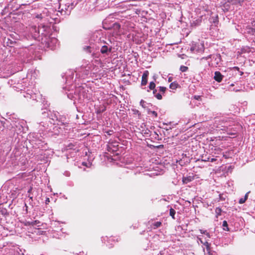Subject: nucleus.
I'll return each instance as SVG.
<instances>
[{
	"label": "nucleus",
	"mask_w": 255,
	"mask_h": 255,
	"mask_svg": "<svg viewBox=\"0 0 255 255\" xmlns=\"http://www.w3.org/2000/svg\"><path fill=\"white\" fill-rule=\"evenodd\" d=\"M21 35L14 32L5 37L3 39V45L0 44V57H5V50L6 49L5 45L12 48L17 45V41L23 40Z\"/></svg>",
	"instance_id": "nucleus-1"
},
{
	"label": "nucleus",
	"mask_w": 255,
	"mask_h": 255,
	"mask_svg": "<svg viewBox=\"0 0 255 255\" xmlns=\"http://www.w3.org/2000/svg\"><path fill=\"white\" fill-rule=\"evenodd\" d=\"M86 85L78 86L76 87L74 94L71 90H69L68 92L66 93L69 99L73 100H78L82 101L85 99H90V94L87 93L88 90Z\"/></svg>",
	"instance_id": "nucleus-2"
},
{
	"label": "nucleus",
	"mask_w": 255,
	"mask_h": 255,
	"mask_svg": "<svg viewBox=\"0 0 255 255\" xmlns=\"http://www.w3.org/2000/svg\"><path fill=\"white\" fill-rule=\"evenodd\" d=\"M49 121V118L47 117L45 121L41 122L38 124L39 131H41V133H33L30 135V137L32 136V141L35 142L36 144H39L44 142V137L43 136L45 135L47 133L49 125L47 123V121Z\"/></svg>",
	"instance_id": "nucleus-3"
},
{
	"label": "nucleus",
	"mask_w": 255,
	"mask_h": 255,
	"mask_svg": "<svg viewBox=\"0 0 255 255\" xmlns=\"http://www.w3.org/2000/svg\"><path fill=\"white\" fill-rule=\"evenodd\" d=\"M215 124L217 130H223L228 132L229 128L233 125L234 123L231 118L222 117L220 119L215 118Z\"/></svg>",
	"instance_id": "nucleus-4"
},
{
	"label": "nucleus",
	"mask_w": 255,
	"mask_h": 255,
	"mask_svg": "<svg viewBox=\"0 0 255 255\" xmlns=\"http://www.w3.org/2000/svg\"><path fill=\"white\" fill-rule=\"evenodd\" d=\"M23 39H29L33 38L37 39L39 38V33L37 32L36 26L35 25L26 27L25 30L21 35Z\"/></svg>",
	"instance_id": "nucleus-5"
},
{
	"label": "nucleus",
	"mask_w": 255,
	"mask_h": 255,
	"mask_svg": "<svg viewBox=\"0 0 255 255\" xmlns=\"http://www.w3.org/2000/svg\"><path fill=\"white\" fill-rule=\"evenodd\" d=\"M100 52L104 56L109 55L113 49V43L110 39L102 41L100 43Z\"/></svg>",
	"instance_id": "nucleus-6"
},
{
	"label": "nucleus",
	"mask_w": 255,
	"mask_h": 255,
	"mask_svg": "<svg viewBox=\"0 0 255 255\" xmlns=\"http://www.w3.org/2000/svg\"><path fill=\"white\" fill-rule=\"evenodd\" d=\"M37 32L39 33V38L37 39L39 40L40 37L41 40L43 39V37L46 38L50 32V25L45 23H40L38 26Z\"/></svg>",
	"instance_id": "nucleus-7"
},
{
	"label": "nucleus",
	"mask_w": 255,
	"mask_h": 255,
	"mask_svg": "<svg viewBox=\"0 0 255 255\" xmlns=\"http://www.w3.org/2000/svg\"><path fill=\"white\" fill-rule=\"evenodd\" d=\"M26 79L23 78L21 80L16 81L15 80L11 79L9 81V84L11 86L13 85V88H15V90L22 91L25 89V84L24 85L23 84L26 83Z\"/></svg>",
	"instance_id": "nucleus-8"
},
{
	"label": "nucleus",
	"mask_w": 255,
	"mask_h": 255,
	"mask_svg": "<svg viewBox=\"0 0 255 255\" xmlns=\"http://www.w3.org/2000/svg\"><path fill=\"white\" fill-rule=\"evenodd\" d=\"M30 87H27V91L26 92L23 93V96L24 98H26L27 100L28 99H32L33 100H37V98L40 96L38 93H36L37 92L36 89H34V90H31L30 89Z\"/></svg>",
	"instance_id": "nucleus-9"
},
{
	"label": "nucleus",
	"mask_w": 255,
	"mask_h": 255,
	"mask_svg": "<svg viewBox=\"0 0 255 255\" xmlns=\"http://www.w3.org/2000/svg\"><path fill=\"white\" fill-rule=\"evenodd\" d=\"M46 39L47 40L46 44L47 47L50 48L51 49H54L58 43L57 39L54 37H48V38H46Z\"/></svg>",
	"instance_id": "nucleus-10"
},
{
	"label": "nucleus",
	"mask_w": 255,
	"mask_h": 255,
	"mask_svg": "<svg viewBox=\"0 0 255 255\" xmlns=\"http://www.w3.org/2000/svg\"><path fill=\"white\" fill-rule=\"evenodd\" d=\"M113 237H108L106 236L105 237H102V241L104 242V243L108 246L109 248H111L114 245L113 243H115V241Z\"/></svg>",
	"instance_id": "nucleus-11"
},
{
	"label": "nucleus",
	"mask_w": 255,
	"mask_h": 255,
	"mask_svg": "<svg viewBox=\"0 0 255 255\" xmlns=\"http://www.w3.org/2000/svg\"><path fill=\"white\" fill-rule=\"evenodd\" d=\"M48 15H46V13L44 12L43 13L37 14L35 16V18L40 20V21L41 20L44 21H47L49 23H52V21L50 20V18L48 17Z\"/></svg>",
	"instance_id": "nucleus-12"
},
{
	"label": "nucleus",
	"mask_w": 255,
	"mask_h": 255,
	"mask_svg": "<svg viewBox=\"0 0 255 255\" xmlns=\"http://www.w3.org/2000/svg\"><path fill=\"white\" fill-rule=\"evenodd\" d=\"M149 73L148 71H145L142 74L141 79V85H146L147 83V78Z\"/></svg>",
	"instance_id": "nucleus-13"
},
{
	"label": "nucleus",
	"mask_w": 255,
	"mask_h": 255,
	"mask_svg": "<svg viewBox=\"0 0 255 255\" xmlns=\"http://www.w3.org/2000/svg\"><path fill=\"white\" fill-rule=\"evenodd\" d=\"M223 75H222L220 72L216 71L214 73V79L218 82H221L222 81Z\"/></svg>",
	"instance_id": "nucleus-14"
},
{
	"label": "nucleus",
	"mask_w": 255,
	"mask_h": 255,
	"mask_svg": "<svg viewBox=\"0 0 255 255\" xmlns=\"http://www.w3.org/2000/svg\"><path fill=\"white\" fill-rule=\"evenodd\" d=\"M245 32L253 35H255V27H253L250 25L247 26L245 29Z\"/></svg>",
	"instance_id": "nucleus-15"
},
{
	"label": "nucleus",
	"mask_w": 255,
	"mask_h": 255,
	"mask_svg": "<svg viewBox=\"0 0 255 255\" xmlns=\"http://www.w3.org/2000/svg\"><path fill=\"white\" fill-rule=\"evenodd\" d=\"M194 180V176H188L187 177H183L182 178V182L183 184H186L190 182H191L192 180Z\"/></svg>",
	"instance_id": "nucleus-16"
},
{
	"label": "nucleus",
	"mask_w": 255,
	"mask_h": 255,
	"mask_svg": "<svg viewBox=\"0 0 255 255\" xmlns=\"http://www.w3.org/2000/svg\"><path fill=\"white\" fill-rule=\"evenodd\" d=\"M201 17H199L198 18H197V19L195 20H193L191 23V25L192 26H194V27H196V26H197L198 25H199L201 23Z\"/></svg>",
	"instance_id": "nucleus-17"
},
{
	"label": "nucleus",
	"mask_w": 255,
	"mask_h": 255,
	"mask_svg": "<svg viewBox=\"0 0 255 255\" xmlns=\"http://www.w3.org/2000/svg\"><path fill=\"white\" fill-rule=\"evenodd\" d=\"M210 22L215 24V25H216V24L218 22V15H216L214 16H212L210 19Z\"/></svg>",
	"instance_id": "nucleus-18"
},
{
	"label": "nucleus",
	"mask_w": 255,
	"mask_h": 255,
	"mask_svg": "<svg viewBox=\"0 0 255 255\" xmlns=\"http://www.w3.org/2000/svg\"><path fill=\"white\" fill-rule=\"evenodd\" d=\"M178 86V84L176 82H173L170 84L169 87L172 90L176 89Z\"/></svg>",
	"instance_id": "nucleus-19"
},
{
	"label": "nucleus",
	"mask_w": 255,
	"mask_h": 255,
	"mask_svg": "<svg viewBox=\"0 0 255 255\" xmlns=\"http://www.w3.org/2000/svg\"><path fill=\"white\" fill-rule=\"evenodd\" d=\"M211 55H209L206 57H203L200 59V63H202L205 60H208L211 58Z\"/></svg>",
	"instance_id": "nucleus-20"
},
{
	"label": "nucleus",
	"mask_w": 255,
	"mask_h": 255,
	"mask_svg": "<svg viewBox=\"0 0 255 255\" xmlns=\"http://www.w3.org/2000/svg\"><path fill=\"white\" fill-rule=\"evenodd\" d=\"M202 244L205 246L207 252L210 251V244L207 241L204 242Z\"/></svg>",
	"instance_id": "nucleus-21"
},
{
	"label": "nucleus",
	"mask_w": 255,
	"mask_h": 255,
	"mask_svg": "<svg viewBox=\"0 0 255 255\" xmlns=\"http://www.w3.org/2000/svg\"><path fill=\"white\" fill-rule=\"evenodd\" d=\"M176 213V212L174 209L171 208L169 210V214L170 216H171L172 218V219H175V214Z\"/></svg>",
	"instance_id": "nucleus-22"
},
{
	"label": "nucleus",
	"mask_w": 255,
	"mask_h": 255,
	"mask_svg": "<svg viewBox=\"0 0 255 255\" xmlns=\"http://www.w3.org/2000/svg\"><path fill=\"white\" fill-rule=\"evenodd\" d=\"M201 161H209L210 160V157L207 156V155L206 154V155H203L201 156Z\"/></svg>",
	"instance_id": "nucleus-23"
},
{
	"label": "nucleus",
	"mask_w": 255,
	"mask_h": 255,
	"mask_svg": "<svg viewBox=\"0 0 255 255\" xmlns=\"http://www.w3.org/2000/svg\"><path fill=\"white\" fill-rule=\"evenodd\" d=\"M223 227L224 230L228 231H229V229L228 227V223H227V222L226 221H223Z\"/></svg>",
	"instance_id": "nucleus-24"
},
{
	"label": "nucleus",
	"mask_w": 255,
	"mask_h": 255,
	"mask_svg": "<svg viewBox=\"0 0 255 255\" xmlns=\"http://www.w3.org/2000/svg\"><path fill=\"white\" fill-rule=\"evenodd\" d=\"M161 225V222H156L153 224V228L155 229L158 227H159Z\"/></svg>",
	"instance_id": "nucleus-25"
},
{
	"label": "nucleus",
	"mask_w": 255,
	"mask_h": 255,
	"mask_svg": "<svg viewBox=\"0 0 255 255\" xmlns=\"http://www.w3.org/2000/svg\"><path fill=\"white\" fill-rule=\"evenodd\" d=\"M83 50L88 53H91V47L90 46H85L83 47Z\"/></svg>",
	"instance_id": "nucleus-26"
},
{
	"label": "nucleus",
	"mask_w": 255,
	"mask_h": 255,
	"mask_svg": "<svg viewBox=\"0 0 255 255\" xmlns=\"http://www.w3.org/2000/svg\"><path fill=\"white\" fill-rule=\"evenodd\" d=\"M188 69V68L187 66L183 65L181 66L180 67V70L182 72H186L187 71Z\"/></svg>",
	"instance_id": "nucleus-27"
},
{
	"label": "nucleus",
	"mask_w": 255,
	"mask_h": 255,
	"mask_svg": "<svg viewBox=\"0 0 255 255\" xmlns=\"http://www.w3.org/2000/svg\"><path fill=\"white\" fill-rule=\"evenodd\" d=\"M148 87L150 90H154L155 87V84L154 82H150Z\"/></svg>",
	"instance_id": "nucleus-28"
},
{
	"label": "nucleus",
	"mask_w": 255,
	"mask_h": 255,
	"mask_svg": "<svg viewBox=\"0 0 255 255\" xmlns=\"http://www.w3.org/2000/svg\"><path fill=\"white\" fill-rule=\"evenodd\" d=\"M70 72L71 73V75L72 76V77H67L66 78V82L68 83H70V80L71 79H73V76H74V72L73 71H70Z\"/></svg>",
	"instance_id": "nucleus-29"
},
{
	"label": "nucleus",
	"mask_w": 255,
	"mask_h": 255,
	"mask_svg": "<svg viewBox=\"0 0 255 255\" xmlns=\"http://www.w3.org/2000/svg\"><path fill=\"white\" fill-rule=\"evenodd\" d=\"M158 88L159 92H162V93H164L166 89V87L161 86L159 87Z\"/></svg>",
	"instance_id": "nucleus-30"
},
{
	"label": "nucleus",
	"mask_w": 255,
	"mask_h": 255,
	"mask_svg": "<svg viewBox=\"0 0 255 255\" xmlns=\"http://www.w3.org/2000/svg\"><path fill=\"white\" fill-rule=\"evenodd\" d=\"M132 112H133V114L134 115H137L138 117L140 116V113L137 110L133 109V110H132Z\"/></svg>",
	"instance_id": "nucleus-31"
},
{
	"label": "nucleus",
	"mask_w": 255,
	"mask_h": 255,
	"mask_svg": "<svg viewBox=\"0 0 255 255\" xmlns=\"http://www.w3.org/2000/svg\"><path fill=\"white\" fill-rule=\"evenodd\" d=\"M154 96L158 99L161 100L162 99V96L160 93H156Z\"/></svg>",
	"instance_id": "nucleus-32"
},
{
	"label": "nucleus",
	"mask_w": 255,
	"mask_h": 255,
	"mask_svg": "<svg viewBox=\"0 0 255 255\" xmlns=\"http://www.w3.org/2000/svg\"><path fill=\"white\" fill-rule=\"evenodd\" d=\"M246 199H244V198H241L239 201V203L240 204H243L246 202Z\"/></svg>",
	"instance_id": "nucleus-33"
},
{
	"label": "nucleus",
	"mask_w": 255,
	"mask_h": 255,
	"mask_svg": "<svg viewBox=\"0 0 255 255\" xmlns=\"http://www.w3.org/2000/svg\"><path fill=\"white\" fill-rule=\"evenodd\" d=\"M145 101H143V100H141L140 102V106H141L143 108H145Z\"/></svg>",
	"instance_id": "nucleus-34"
},
{
	"label": "nucleus",
	"mask_w": 255,
	"mask_h": 255,
	"mask_svg": "<svg viewBox=\"0 0 255 255\" xmlns=\"http://www.w3.org/2000/svg\"><path fill=\"white\" fill-rule=\"evenodd\" d=\"M197 242L198 243L200 242L201 244H203L204 242V241L199 237H197Z\"/></svg>",
	"instance_id": "nucleus-35"
},
{
	"label": "nucleus",
	"mask_w": 255,
	"mask_h": 255,
	"mask_svg": "<svg viewBox=\"0 0 255 255\" xmlns=\"http://www.w3.org/2000/svg\"><path fill=\"white\" fill-rule=\"evenodd\" d=\"M194 98L195 100H198V101L201 100V96H194Z\"/></svg>",
	"instance_id": "nucleus-36"
},
{
	"label": "nucleus",
	"mask_w": 255,
	"mask_h": 255,
	"mask_svg": "<svg viewBox=\"0 0 255 255\" xmlns=\"http://www.w3.org/2000/svg\"><path fill=\"white\" fill-rule=\"evenodd\" d=\"M199 231L202 234H206V233L207 232L206 230H202V229H200L199 230Z\"/></svg>",
	"instance_id": "nucleus-37"
},
{
	"label": "nucleus",
	"mask_w": 255,
	"mask_h": 255,
	"mask_svg": "<svg viewBox=\"0 0 255 255\" xmlns=\"http://www.w3.org/2000/svg\"><path fill=\"white\" fill-rule=\"evenodd\" d=\"M151 113L155 117H156L157 116V113L155 111H151Z\"/></svg>",
	"instance_id": "nucleus-38"
},
{
	"label": "nucleus",
	"mask_w": 255,
	"mask_h": 255,
	"mask_svg": "<svg viewBox=\"0 0 255 255\" xmlns=\"http://www.w3.org/2000/svg\"><path fill=\"white\" fill-rule=\"evenodd\" d=\"M250 191H249V192H247V193L246 194V195H245V197H244V199H246V200H247V199H248V194H249V193H250Z\"/></svg>",
	"instance_id": "nucleus-39"
},
{
	"label": "nucleus",
	"mask_w": 255,
	"mask_h": 255,
	"mask_svg": "<svg viewBox=\"0 0 255 255\" xmlns=\"http://www.w3.org/2000/svg\"><path fill=\"white\" fill-rule=\"evenodd\" d=\"M34 225V222L30 223L29 222H27L25 224V225Z\"/></svg>",
	"instance_id": "nucleus-40"
},
{
	"label": "nucleus",
	"mask_w": 255,
	"mask_h": 255,
	"mask_svg": "<svg viewBox=\"0 0 255 255\" xmlns=\"http://www.w3.org/2000/svg\"><path fill=\"white\" fill-rule=\"evenodd\" d=\"M216 160V158H210V160L211 162H214Z\"/></svg>",
	"instance_id": "nucleus-41"
},
{
	"label": "nucleus",
	"mask_w": 255,
	"mask_h": 255,
	"mask_svg": "<svg viewBox=\"0 0 255 255\" xmlns=\"http://www.w3.org/2000/svg\"><path fill=\"white\" fill-rule=\"evenodd\" d=\"M129 5H131V6H137L138 5L136 3H132L129 4Z\"/></svg>",
	"instance_id": "nucleus-42"
},
{
	"label": "nucleus",
	"mask_w": 255,
	"mask_h": 255,
	"mask_svg": "<svg viewBox=\"0 0 255 255\" xmlns=\"http://www.w3.org/2000/svg\"><path fill=\"white\" fill-rule=\"evenodd\" d=\"M205 235L207 236V237L208 238L211 237L210 234L208 232H207L206 234H205Z\"/></svg>",
	"instance_id": "nucleus-43"
},
{
	"label": "nucleus",
	"mask_w": 255,
	"mask_h": 255,
	"mask_svg": "<svg viewBox=\"0 0 255 255\" xmlns=\"http://www.w3.org/2000/svg\"><path fill=\"white\" fill-rule=\"evenodd\" d=\"M157 93V90L156 89H154L153 90V94L154 95V96L155 95V94H156Z\"/></svg>",
	"instance_id": "nucleus-44"
},
{
	"label": "nucleus",
	"mask_w": 255,
	"mask_h": 255,
	"mask_svg": "<svg viewBox=\"0 0 255 255\" xmlns=\"http://www.w3.org/2000/svg\"><path fill=\"white\" fill-rule=\"evenodd\" d=\"M149 130H148L147 131L146 130L144 133V134H149Z\"/></svg>",
	"instance_id": "nucleus-45"
},
{
	"label": "nucleus",
	"mask_w": 255,
	"mask_h": 255,
	"mask_svg": "<svg viewBox=\"0 0 255 255\" xmlns=\"http://www.w3.org/2000/svg\"><path fill=\"white\" fill-rule=\"evenodd\" d=\"M49 202H50L49 199V198H47L46 200V203L47 204Z\"/></svg>",
	"instance_id": "nucleus-46"
},
{
	"label": "nucleus",
	"mask_w": 255,
	"mask_h": 255,
	"mask_svg": "<svg viewBox=\"0 0 255 255\" xmlns=\"http://www.w3.org/2000/svg\"><path fill=\"white\" fill-rule=\"evenodd\" d=\"M69 174H70V173L68 172H66V173H65L66 176H69Z\"/></svg>",
	"instance_id": "nucleus-47"
},
{
	"label": "nucleus",
	"mask_w": 255,
	"mask_h": 255,
	"mask_svg": "<svg viewBox=\"0 0 255 255\" xmlns=\"http://www.w3.org/2000/svg\"><path fill=\"white\" fill-rule=\"evenodd\" d=\"M207 253H208V255H211V253H210V251H209V252H207Z\"/></svg>",
	"instance_id": "nucleus-48"
},
{
	"label": "nucleus",
	"mask_w": 255,
	"mask_h": 255,
	"mask_svg": "<svg viewBox=\"0 0 255 255\" xmlns=\"http://www.w3.org/2000/svg\"><path fill=\"white\" fill-rule=\"evenodd\" d=\"M171 80H172V79H171V77H170V78H168V81H169V82H171Z\"/></svg>",
	"instance_id": "nucleus-49"
},
{
	"label": "nucleus",
	"mask_w": 255,
	"mask_h": 255,
	"mask_svg": "<svg viewBox=\"0 0 255 255\" xmlns=\"http://www.w3.org/2000/svg\"><path fill=\"white\" fill-rule=\"evenodd\" d=\"M107 6H108L107 5V3H105V6H103V7L106 8V7H107Z\"/></svg>",
	"instance_id": "nucleus-50"
},
{
	"label": "nucleus",
	"mask_w": 255,
	"mask_h": 255,
	"mask_svg": "<svg viewBox=\"0 0 255 255\" xmlns=\"http://www.w3.org/2000/svg\"><path fill=\"white\" fill-rule=\"evenodd\" d=\"M194 50V48L193 47H191V50L193 51Z\"/></svg>",
	"instance_id": "nucleus-51"
},
{
	"label": "nucleus",
	"mask_w": 255,
	"mask_h": 255,
	"mask_svg": "<svg viewBox=\"0 0 255 255\" xmlns=\"http://www.w3.org/2000/svg\"><path fill=\"white\" fill-rule=\"evenodd\" d=\"M50 18H52V20H53V19H55V18H54V17H51V16H50Z\"/></svg>",
	"instance_id": "nucleus-52"
},
{
	"label": "nucleus",
	"mask_w": 255,
	"mask_h": 255,
	"mask_svg": "<svg viewBox=\"0 0 255 255\" xmlns=\"http://www.w3.org/2000/svg\"><path fill=\"white\" fill-rule=\"evenodd\" d=\"M116 26H118V27H120L119 24H116Z\"/></svg>",
	"instance_id": "nucleus-53"
},
{
	"label": "nucleus",
	"mask_w": 255,
	"mask_h": 255,
	"mask_svg": "<svg viewBox=\"0 0 255 255\" xmlns=\"http://www.w3.org/2000/svg\"><path fill=\"white\" fill-rule=\"evenodd\" d=\"M25 207H26V208L27 209V206H26V204H25Z\"/></svg>",
	"instance_id": "nucleus-54"
},
{
	"label": "nucleus",
	"mask_w": 255,
	"mask_h": 255,
	"mask_svg": "<svg viewBox=\"0 0 255 255\" xmlns=\"http://www.w3.org/2000/svg\"><path fill=\"white\" fill-rule=\"evenodd\" d=\"M231 134H232V135H234V134H235V133H231Z\"/></svg>",
	"instance_id": "nucleus-55"
},
{
	"label": "nucleus",
	"mask_w": 255,
	"mask_h": 255,
	"mask_svg": "<svg viewBox=\"0 0 255 255\" xmlns=\"http://www.w3.org/2000/svg\"><path fill=\"white\" fill-rule=\"evenodd\" d=\"M102 0H98V1L100 2Z\"/></svg>",
	"instance_id": "nucleus-56"
},
{
	"label": "nucleus",
	"mask_w": 255,
	"mask_h": 255,
	"mask_svg": "<svg viewBox=\"0 0 255 255\" xmlns=\"http://www.w3.org/2000/svg\"><path fill=\"white\" fill-rule=\"evenodd\" d=\"M208 63L209 64V65L210 64V62L209 61H208Z\"/></svg>",
	"instance_id": "nucleus-57"
}]
</instances>
